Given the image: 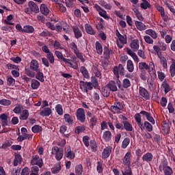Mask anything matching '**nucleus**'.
I'll list each match as a JSON object with an SVG mask.
<instances>
[{"mask_svg":"<svg viewBox=\"0 0 175 175\" xmlns=\"http://www.w3.org/2000/svg\"><path fill=\"white\" fill-rule=\"evenodd\" d=\"M164 171L165 175H172L173 173L172 169L169 166L166 169L163 170Z\"/></svg>","mask_w":175,"mask_h":175,"instance_id":"obj_62","label":"nucleus"},{"mask_svg":"<svg viewBox=\"0 0 175 175\" xmlns=\"http://www.w3.org/2000/svg\"><path fill=\"white\" fill-rule=\"evenodd\" d=\"M113 73L118 78L120 77L119 73L121 76H124L125 75L124 66L122 64H119L118 66H115L113 68Z\"/></svg>","mask_w":175,"mask_h":175,"instance_id":"obj_7","label":"nucleus"},{"mask_svg":"<svg viewBox=\"0 0 175 175\" xmlns=\"http://www.w3.org/2000/svg\"><path fill=\"white\" fill-rule=\"evenodd\" d=\"M139 40H133L131 44V47L133 51L137 52L139 48Z\"/></svg>","mask_w":175,"mask_h":175,"instance_id":"obj_19","label":"nucleus"},{"mask_svg":"<svg viewBox=\"0 0 175 175\" xmlns=\"http://www.w3.org/2000/svg\"><path fill=\"white\" fill-rule=\"evenodd\" d=\"M144 161L151 162L153 159V155L150 152H147L142 157Z\"/></svg>","mask_w":175,"mask_h":175,"instance_id":"obj_24","label":"nucleus"},{"mask_svg":"<svg viewBox=\"0 0 175 175\" xmlns=\"http://www.w3.org/2000/svg\"><path fill=\"white\" fill-rule=\"evenodd\" d=\"M126 68L128 71L131 73L134 71V64L131 60H128Z\"/></svg>","mask_w":175,"mask_h":175,"instance_id":"obj_42","label":"nucleus"},{"mask_svg":"<svg viewBox=\"0 0 175 175\" xmlns=\"http://www.w3.org/2000/svg\"><path fill=\"white\" fill-rule=\"evenodd\" d=\"M111 153V148L106 147L102 153V157L103 159H107Z\"/></svg>","mask_w":175,"mask_h":175,"instance_id":"obj_15","label":"nucleus"},{"mask_svg":"<svg viewBox=\"0 0 175 175\" xmlns=\"http://www.w3.org/2000/svg\"><path fill=\"white\" fill-rule=\"evenodd\" d=\"M28 6L30 8V10H31V12H33L36 14L39 12V7H38L37 4H36V3H34V1H30L28 3Z\"/></svg>","mask_w":175,"mask_h":175,"instance_id":"obj_13","label":"nucleus"},{"mask_svg":"<svg viewBox=\"0 0 175 175\" xmlns=\"http://www.w3.org/2000/svg\"><path fill=\"white\" fill-rule=\"evenodd\" d=\"M73 31H74V33H75V38L77 39H79L80 38H81L82 36V33L80 31L79 27H73Z\"/></svg>","mask_w":175,"mask_h":175,"instance_id":"obj_43","label":"nucleus"},{"mask_svg":"<svg viewBox=\"0 0 175 175\" xmlns=\"http://www.w3.org/2000/svg\"><path fill=\"white\" fill-rule=\"evenodd\" d=\"M51 113V109L50 108L45 107L40 111V115L43 117H49Z\"/></svg>","mask_w":175,"mask_h":175,"instance_id":"obj_18","label":"nucleus"},{"mask_svg":"<svg viewBox=\"0 0 175 175\" xmlns=\"http://www.w3.org/2000/svg\"><path fill=\"white\" fill-rule=\"evenodd\" d=\"M40 10V12L44 16H47L49 13V10L45 4H41Z\"/></svg>","mask_w":175,"mask_h":175,"instance_id":"obj_33","label":"nucleus"},{"mask_svg":"<svg viewBox=\"0 0 175 175\" xmlns=\"http://www.w3.org/2000/svg\"><path fill=\"white\" fill-rule=\"evenodd\" d=\"M167 164L168 163L167 161H163L159 166L160 171L162 172L163 170L166 169L167 167H170V166H167Z\"/></svg>","mask_w":175,"mask_h":175,"instance_id":"obj_51","label":"nucleus"},{"mask_svg":"<svg viewBox=\"0 0 175 175\" xmlns=\"http://www.w3.org/2000/svg\"><path fill=\"white\" fill-rule=\"evenodd\" d=\"M139 94L142 96V98L146 99V100H149L150 99V95L148 91L144 88L139 87Z\"/></svg>","mask_w":175,"mask_h":175,"instance_id":"obj_9","label":"nucleus"},{"mask_svg":"<svg viewBox=\"0 0 175 175\" xmlns=\"http://www.w3.org/2000/svg\"><path fill=\"white\" fill-rule=\"evenodd\" d=\"M104 57L106 59H110V50L107 48V46L104 47Z\"/></svg>","mask_w":175,"mask_h":175,"instance_id":"obj_48","label":"nucleus"},{"mask_svg":"<svg viewBox=\"0 0 175 175\" xmlns=\"http://www.w3.org/2000/svg\"><path fill=\"white\" fill-rule=\"evenodd\" d=\"M55 110L57 111V113L59 115L62 116L63 115V109H62V106L61 105H57L55 107Z\"/></svg>","mask_w":175,"mask_h":175,"instance_id":"obj_57","label":"nucleus"},{"mask_svg":"<svg viewBox=\"0 0 175 175\" xmlns=\"http://www.w3.org/2000/svg\"><path fill=\"white\" fill-rule=\"evenodd\" d=\"M131 152H128L123 158V164L125 166H131Z\"/></svg>","mask_w":175,"mask_h":175,"instance_id":"obj_12","label":"nucleus"},{"mask_svg":"<svg viewBox=\"0 0 175 175\" xmlns=\"http://www.w3.org/2000/svg\"><path fill=\"white\" fill-rule=\"evenodd\" d=\"M34 31V28L33 26H30V25H26L23 27V33L31 34L33 33Z\"/></svg>","mask_w":175,"mask_h":175,"instance_id":"obj_22","label":"nucleus"},{"mask_svg":"<svg viewBox=\"0 0 175 175\" xmlns=\"http://www.w3.org/2000/svg\"><path fill=\"white\" fill-rule=\"evenodd\" d=\"M90 147H91L92 151H94V152L97 151V144L94 139L90 141Z\"/></svg>","mask_w":175,"mask_h":175,"instance_id":"obj_53","label":"nucleus"},{"mask_svg":"<svg viewBox=\"0 0 175 175\" xmlns=\"http://www.w3.org/2000/svg\"><path fill=\"white\" fill-rule=\"evenodd\" d=\"M21 169L18 167L17 169H13L11 175H21Z\"/></svg>","mask_w":175,"mask_h":175,"instance_id":"obj_64","label":"nucleus"},{"mask_svg":"<svg viewBox=\"0 0 175 175\" xmlns=\"http://www.w3.org/2000/svg\"><path fill=\"white\" fill-rule=\"evenodd\" d=\"M70 48L74 51V53L78 52L79 50L78 49V46L75 42H71L70 44Z\"/></svg>","mask_w":175,"mask_h":175,"instance_id":"obj_55","label":"nucleus"},{"mask_svg":"<svg viewBox=\"0 0 175 175\" xmlns=\"http://www.w3.org/2000/svg\"><path fill=\"white\" fill-rule=\"evenodd\" d=\"M53 46H54L55 50H57V49L63 50L64 49V48L61 45L60 42H59V41H57V40L55 41Z\"/></svg>","mask_w":175,"mask_h":175,"instance_id":"obj_59","label":"nucleus"},{"mask_svg":"<svg viewBox=\"0 0 175 175\" xmlns=\"http://www.w3.org/2000/svg\"><path fill=\"white\" fill-rule=\"evenodd\" d=\"M46 59L49 61V63L51 64H53L55 62V57L53 56V54L51 52L46 55Z\"/></svg>","mask_w":175,"mask_h":175,"instance_id":"obj_45","label":"nucleus"},{"mask_svg":"<svg viewBox=\"0 0 175 175\" xmlns=\"http://www.w3.org/2000/svg\"><path fill=\"white\" fill-rule=\"evenodd\" d=\"M52 154H55V157L57 161H60L64 156V151L62 148H59L57 146H54L52 148Z\"/></svg>","mask_w":175,"mask_h":175,"instance_id":"obj_4","label":"nucleus"},{"mask_svg":"<svg viewBox=\"0 0 175 175\" xmlns=\"http://www.w3.org/2000/svg\"><path fill=\"white\" fill-rule=\"evenodd\" d=\"M162 126H163V130L167 133H169L170 131V127L169 126V124L166 122V121H164L163 122V124H162Z\"/></svg>","mask_w":175,"mask_h":175,"instance_id":"obj_50","label":"nucleus"},{"mask_svg":"<svg viewBox=\"0 0 175 175\" xmlns=\"http://www.w3.org/2000/svg\"><path fill=\"white\" fill-rule=\"evenodd\" d=\"M85 29L87 33L90 35H94L96 33L95 30L92 27L91 25H88V23L85 25Z\"/></svg>","mask_w":175,"mask_h":175,"instance_id":"obj_26","label":"nucleus"},{"mask_svg":"<svg viewBox=\"0 0 175 175\" xmlns=\"http://www.w3.org/2000/svg\"><path fill=\"white\" fill-rule=\"evenodd\" d=\"M122 124H124V130L129 132L133 131V126L128 121H123Z\"/></svg>","mask_w":175,"mask_h":175,"instance_id":"obj_32","label":"nucleus"},{"mask_svg":"<svg viewBox=\"0 0 175 175\" xmlns=\"http://www.w3.org/2000/svg\"><path fill=\"white\" fill-rule=\"evenodd\" d=\"M135 24L137 29L139 31H144L146 29V25H144V23H142V22H139L138 21H135Z\"/></svg>","mask_w":175,"mask_h":175,"instance_id":"obj_29","label":"nucleus"},{"mask_svg":"<svg viewBox=\"0 0 175 175\" xmlns=\"http://www.w3.org/2000/svg\"><path fill=\"white\" fill-rule=\"evenodd\" d=\"M96 53L101 55L103 54V45L100 44V42H98V41H96Z\"/></svg>","mask_w":175,"mask_h":175,"instance_id":"obj_34","label":"nucleus"},{"mask_svg":"<svg viewBox=\"0 0 175 175\" xmlns=\"http://www.w3.org/2000/svg\"><path fill=\"white\" fill-rule=\"evenodd\" d=\"M64 119L68 125H72L74 123L72 117L68 113L64 116Z\"/></svg>","mask_w":175,"mask_h":175,"instance_id":"obj_27","label":"nucleus"},{"mask_svg":"<svg viewBox=\"0 0 175 175\" xmlns=\"http://www.w3.org/2000/svg\"><path fill=\"white\" fill-rule=\"evenodd\" d=\"M60 170H61V165L59 164L57 165L56 166H55L51 169V172L54 174H58Z\"/></svg>","mask_w":175,"mask_h":175,"instance_id":"obj_52","label":"nucleus"},{"mask_svg":"<svg viewBox=\"0 0 175 175\" xmlns=\"http://www.w3.org/2000/svg\"><path fill=\"white\" fill-rule=\"evenodd\" d=\"M31 164L32 165H38L40 168H42L44 165L42 158L38 155H34L32 157Z\"/></svg>","mask_w":175,"mask_h":175,"instance_id":"obj_6","label":"nucleus"},{"mask_svg":"<svg viewBox=\"0 0 175 175\" xmlns=\"http://www.w3.org/2000/svg\"><path fill=\"white\" fill-rule=\"evenodd\" d=\"M101 93L104 97L107 98L110 96L111 90L107 85H105L103 88Z\"/></svg>","mask_w":175,"mask_h":175,"instance_id":"obj_23","label":"nucleus"},{"mask_svg":"<svg viewBox=\"0 0 175 175\" xmlns=\"http://www.w3.org/2000/svg\"><path fill=\"white\" fill-rule=\"evenodd\" d=\"M29 116V111L27 109H24L23 110V111H21V113H20V116H19V119L21 120H26L28 119Z\"/></svg>","mask_w":175,"mask_h":175,"instance_id":"obj_17","label":"nucleus"},{"mask_svg":"<svg viewBox=\"0 0 175 175\" xmlns=\"http://www.w3.org/2000/svg\"><path fill=\"white\" fill-rule=\"evenodd\" d=\"M39 68V64L38 61L36 60H32L31 64H30V69L33 70V71H38L40 70V69H38Z\"/></svg>","mask_w":175,"mask_h":175,"instance_id":"obj_21","label":"nucleus"},{"mask_svg":"<svg viewBox=\"0 0 175 175\" xmlns=\"http://www.w3.org/2000/svg\"><path fill=\"white\" fill-rule=\"evenodd\" d=\"M85 131V126L82 125V126H77L75 129V133L76 134L79 135L80 133H83Z\"/></svg>","mask_w":175,"mask_h":175,"instance_id":"obj_41","label":"nucleus"},{"mask_svg":"<svg viewBox=\"0 0 175 175\" xmlns=\"http://www.w3.org/2000/svg\"><path fill=\"white\" fill-rule=\"evenodd\" d=\"M80 72H81V74L83 75L84 78H85L87 79H88L90 78L89 72H88V70L84 66H81L80 68Z\"/></svg>","mask_w":175,"mask_h":175,"instance_id":"obj_37","label":"nucleus"},{"mask_svg":"<svg viewBox=\"0 0 175 175\" xmlns=\"http://www.w3.org/2000/svg\"><path fill=\"white\" fill-rule=\"evenodd\" d=\"M31 131L33 133H38L42 131V128L39 125H35L31 128Z\"/></svg>","mask_w":175,"mask_h":175,"instance_id":"obj_46","label":"nucleus"},{"mask_svg":"<svg viewBox=\"0 0 175 175\" xmlns=\"http://www.w3.org/2000/svg\"><path fill=\"white\" fill-rule=\"evenodd\" d=\"M150 67L151 66H148L145 62H141V63L139 64V68L141 70H150Z\"/></svg>","mask_w":175,"mask_h":175,"instance_id":"obj_35","label":"nucleus"},{"mask_svg":"<svg viewBox=\"0 0 175 175\" xmlns=\"http://www.w3.org/2000/svg\"><path fill=\"white\" fill-rule=\"evenodd\" d=\"M7 84L8 86H13L15 84V80L11 76H8L7 79Z\"/></svg>","mask_w":175,"mask_h":175,"instance_id":"obj_49","label":"nucleus"},{"mask_svg":"<svg viewBox=\"0 0 175 175\" xmlns=\"http://www.w3.org/2000/svg\"><path fill=\"white\" fill-rule=\"evenodd\" d=\"M40 85V83L36 79H32L31 86L33 90H37Z\"/></svg>","mask_w":175,"mask_h":175,"instance_id":"obj_40","label":"nucleus"},{"mask_svg":"<svg viewBox=\"0 0 175 175\" xmlns=\"http://www.w3.org/2000/svg\"><path fill=\"white\" fill-rule=\"evenodd\" d=\"M21 163H22V157L19 154H16L13 161L14 166H17L18 164H21Z\"/></svg>","mask_w":175,"mask_h":175,"instance_id":"obj_28","label":"nucleus"},{"mask_svg":"<svg viewBox=\"0 0 175 175\" xmlns=\"http://www.w3.org/2000/svg\"><path fill=\"white\" fill-rule=\"evenodd\" d=\"M8 116L5 113H3L0 115V120L2 127H5L8 126Z\"/></svg>","mask_w":175,"mask_h":175,"instance_id":"obj_14","label":"nucleus"},{"mask_svg":"<svg viewBox=\"0 0 175 175\" xmlns=\"http://www.w3.org/2000/svg\"><path fill=\"white\" fill-rule=\"evenodd\" d=\"M75 173L77 175H82L83 167L81 164L77 165L75 167Z\"/></svg>","mask_w":175,"mask_h":175,"instance_id":"obj_47","label":"nucleus"},{"mask_svg":"<svg viewBox=\"0 0 175 175\" xmlns=\"http://www.w3.org/2000/svg\"><path fill=\"white\" fill-rule=\"evenodd\" d=\"M12 144V142L6 141L2 144L1 148L3 149H6L7 148L10 147Z\"/></svg>","mask_w":175,"mask_h":175,"instance_id":"obj_61","label":"nucleus"},{"mask_svg":"<svg viewBox=\"0 0 175 175\" xmlns=\"http://www.w3.org/2000/svg\"><path fill=\"white\" fill-rule=\"evenodd\" d=\"M100 62H101V66L104 69H106L108 67L109 63V59H105L101 60Z\"/></svg>","mask_w":175,"mask_h":175,"instance_id":"obj_60","label":"nucleus"},{"mask_svg":"<svg viewBox=\"0 0 175 175\" xmlns=\"http://www.w3.org/2000/svg\"><path fill=\"white\" fill-rule=\"evenodd\" d=\"M143 3H141L140 8L144 9V10H148V8H151V4L147 0H142Z\"/></svg>","mask_w":175,"mask_h":175,"instance_id":"obj_30","label":"nucleus"},{"mask_svg":"<svg viewBox=\"0 0 175 175\" xmlns=\"http://www.w3.org/2000/svg\"><path fill=\"white\" fill-rule=\"evenodd\" d=\"M135 120L137 123L138 126L142 131H144L145 129H146V131L149 133L153 131V126L150 122L146 121L144 123H143L142 116L139 113L135 115Z\"/></svg>","mask_w":175,"mask_h":175,"instance_id":"obj_1","label":"nucleus"},{"mask_svg":"<svg viewBox=\"0 0 175 175\" xmlns=\"http://www.w3.org/2000/svg\"><path fill=\"white\" fill-rule=\"evenodd\" d=\"M55 55L59 59L63 61L66 64H69L70 67H72V64L70 63V59L64 58L62 53H60L58 51H55Z\"/></svg>","mask_w":175,"mask_h":175,"instance_id":"obj_11","label":"nucleus"},{"mask_svg":"<svg viewBox=\"0 0 175 175\" xmlns=\"http://www.w3.org/2000/svg\"><path fill=\"white\" fill-rule=\"evenodd\" d=\"M161 88L162 90H163L165 92V94H167L169 92H170L172 90L171 87L170 86V85L167 83V81H164L162 83Z\"/></svg>","mask_w":175,"mask_h":175,"instance_id":"obj_16","label":"nucleus"},{"mask_svg":"<svg viewBox=\"0 0 175 175\" xmlns=\"http://www.w3.org/2000/svg\"><path fill=\"white\" fill-rule=\"evenodd\" d=\"M170 72L172 77H175V60L174 59H172V65L170 66Z\"/></svg>","mask_w":175,"mask_h":175,"instance_id":"obj_39","label":"nucleus"},{"mask_svg":"<svg viewBox=\"0 0 175 175\" xmlns=\"http://www.w3.org/2000/svg\"><path fill=\"white\" fill-rule=\"evenodd\" d=\"M150 66L152 68V70H149V74L151 77V80L150 79H148V85H150L152 87L153 86V81H154L156 79H157V74H156V71H155V69H154V63H150Z\"/></svg>","mask_w":175,"mask_h":175,"instance_id":"obj_3","label":"nucleus"},{"mask_svg":"<svg viewBox=\"0 0 175 175\" xmlns=\"http://www.w3.org/2000/svg\"><path fill=\"white\" fill-rule=\"evenodd\" d=\"M12 102L7 99H2L0 100V104L3 106H9L10 105Z\"/></svg>","mask_w":175,"mask_h":175,"instance_id":"obj_58","label":"nucleus"},{"mask_svg":"<svg viewBox=\"0 0 175 175\" xmlns=\"http://www.w3.org/2000/svg\"><path fill=\"white\" fill-rule=\"evenodd\" d=\"M37 75L36 76V78L39 80L40 82H44V75L42 72H40V70H38L36 71Z\"/></svg>","mask_w":175,"mask_h":175,"instance_id":"obj_44","label":"nucleus"},{"mask_svg":"<svg viewBox=\"0 0 175 175\" xmlns=\"http://www.w3.org/2000/svg\"><path fill=\"white\" fill-rule=\"evenodd\" d=\"M122 175H133L131 166H126L124 171H122Z\"/></svg>","mask_w":175,"mask_h":175,"instance_id":"obj_36","label":"nucleus"},{"mask_svg":"<svg viewBox=\"0 0 175 175\" xmlns=\"http://www.w3.org/2000/svg\"><path fill=\"white\" fill-rule=\"evenodd\" d=\"M76 117L78 121L81 123H84L85 122V113L83 109L79 108L77 110Z\"/></svg>","mask_w":175,"mask_h":175,"instance_id":"obj_5","label":"nucleus"},{"mask_svg":"<svg viewBox=\"0 0 175 175\" xmlns=\"http://www.w3.org/2000/svg\"><path fill=\"white\" fill-rule=\"evenodd\" d=\"M112 135L109 131H105L103 135V138L106 142H109L111 140Z\"/></svg>","mask_w":175,"mask_h":175,"instance_id":"obj_20","label":"nucleus"},{"mask_svg":"<svg viewBox=\"0 0 175 175\" xmlns=\"http://www.w3.org/2000/svg\"><path fill=\"white\" fill-rule=\"evenodd\" d=\"M39 172V168L36 166H33L31 167V175H38Z\"/></svg>","mask_w":175,"mask_h":175,"instance_id":"obj_63","label":"nucleus"},{"mask_svg":"<svg viewBox=\"0 0 175 175\" xmlns=\"http://www.w3.org/2000/svg\"><path fill=\"white\" fill-rule=\"evenodd\" d=\"M130 144V139L126 137L124 139L122 144V148L125 149Z\"/></svg>","mask_w":175,"mask_h":175,"instance_id":"obj_54","label":"nucleus"},{"mask_svg":"<svg viewBox=\"0 0 175 175\" xmlns=\"http://www.w3.org/2000/svg\"><path fill=\"white\" fill-rule=\"evenodd\" d=\"M118 88L123 91L124 88L127 89L131 87V81L128 79H124L122 81V85H121L120 81H117Z\"/></svg>","mask_w":175,"mask_h":175,"instance_id":"obj_10","label":"nucleus"},{"mask_svg":"<svg viewBox=\"0 0 175 175\" xmlns=\"http://www.w3.org/2000/svg\"><path fill=\"white\" fill-rule=\"evenodd\" d=\"M65 156L70 160L74 159L75 157V154L72 151H71L70 148L66 150Z\"/></svg>","mask_w":175,"mask_h":175,"instance_id":"obj_25","label":"nucleus"},{"mask_svg":"<svg viewBox=\"0 0 175 175\" xmlns=\"http://www.w3.org/2000/svg\"><path fill=\"white\" fill-rule=\"evenodd\" d=\"M107 87H109V90L112 92H116L118 90L116 83L113 81H111L109 84L107 85Z\"/></svg>","mask_w":175,"mask_h":175,"instance_id":"obj_31","label":"nucleus"},{"mask_svg":"<svg viewBox=\"0 0 175 175\" xmlns=\"http://www.w3.org/2000/svg\"><path fill=\"white\" fill-rule=\"evenodd\" d=\"M80 88L83 90L85 92L88 93V90H92L93 89V86H97L98 85V81L95 80L93 82V85L91 82H86L81 81L79 83Z\"/></svg>","mask_w":175,"mask_h":175,"instance_id":"obj_2","label":"nucleus"},{"mask_svg":"<svg viewBox=\"0 0 175 175\" xmlns=\"http://www.w3.org/2000/svg\"><path fill=\"white\" fill-rule=\"evenodd\" d=\"M123 105L122 103L120 102H115L114 105L111 107V110L114 113H119L120 111L123 109Z\"/></svg>","mask_w":175,"mask_h":175,"instance_id":"obj_8","label":"nucleus"},{"mask_svg":"<svg viewBox=\"0 0 175 175\" xmlns=\"http://www.w3.org/2000/svg\"><path fill=\"white\" fill-rule=\"evenodd\" d=\"M146 33L150 36L153 39L157 38V34L156 31H154V30H152V29H148V30H146Z\"/></svg>","mask_w":175,"mask_h":175,"instance_id":"obj_38","label":"nucleus"},{"mask_svg":"<svg viewBox=\"0 0 175 175\" xmlns=\"http://www.w3.org/2000/svg\"><path fill=\"white\" fill-rule=\"evenodd\" d=\"M100 5L105 9L111 10V4H107V3H106V1H100Z\"/></svg>","mask_w":175,"mask_h":175,"instance_id":"obj_56","label":"nucleus"}]
</instances>
